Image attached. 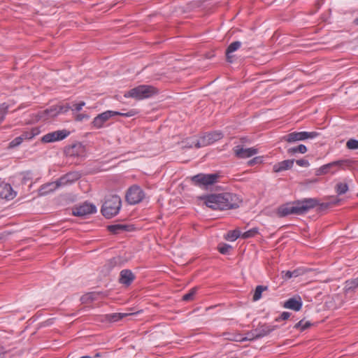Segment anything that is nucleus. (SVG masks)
Segmentation results:
<instances>
[{"mask_svg": "<svg viewBox=\"0 0 358 358\" xmlns=\"http://www.w3.org/2000/svg\"><path fill=\"white\" fill-rule=\"evenodd\" d=\"M206 205L213 210H228L239 207L241 200L235 194L229 192L211 194L201 198Z\"/></svg>", "mask_w": 358, "mask_h": 358, "instance_id": "f257e3e1", "label": "nucleus"}, {"mask_svg": "<svg viewBox=\"0 0 358 358\" xmlns=\"http://www.w3.org/2000/svg\"><path fill=\"white\" fill-rule=\"evenodd\" d=\"M318 204L316 199H304L303 200H297L293 203H287L281 205L278 208L277 214L278 217H283L289 215H304L310 209H312Z\"/></svg>", "mask_w": 358, "mask_h": 358, "instance_id": "f03ea898", "label": "nucleus"}, {"mask_svg": "<svg viewBox=\"0 0 358 358\" xmlns=\"http://www.w3.org/2000/svg\"><path fill=\"white\" fill-rule=\"evenodd\" d=\"M121 206L120 197L116 194H110L105 197L101 212L106 218L110 219L119 213Z\"/></svg>", "mask_w": 358, "mask_h": 358, "instance_id": "7ed1b4c3", "label": "nucleus"}, {"mask_svg": "<svg viewBox=\"0 0 358 358\" xmlns=\"http://www.w3.org/2000/svg\"><path fill=\"white\" fill-rule=\"evenodd\" d=\"M158 92L159 90L152 85H141L131 89L124 96L126 98L131 97L136 100H141L156 95Z\"/></svg>", "mask_w": 358, "mask_h": 358, "instance_id": "20e7f679", "label": "nucleus"}, {"mask_svg": "<svg viewBox=\"0 0 358 358\" xmlns=\"http://www.w3.org/2000/svg\"><path fill=\"white\" fill-rule=\"evenodd\" d=\"M136 113L133 110H130L128 113H120L117 111L107 110L101 114H99L95 117L92 122L93 126L97 129L101 128L103 124L108 121L110 117L116 115H120L123 117H131L134 116Z\"/></svg>", "mask_w": 358, "mask_h": 358, "instance_id": "39448f33", "label": "nucleus"}, {"mask_svg": "<svg viewBox=\"0 0 358 358\" xmlns=\"http://www.w3.org/2000/svg\"><path fill=\"white\" fill-rule=\"evenodd\" d=\"M219 177L220 176L217 173H199L192 177L191 180L194 185L200 187H208L209 185L215 184Z\"/></svg>", "mask_w": 358, "mask_h": 358, "instance_id": "423d86ee", "label": "nucleus"}, {"mask_svg": "<svg viewBox=\"0 0 358 358\" xmlns=\"http://www.w3.org/2000/svg\"><path fill=\"white\" fill-rule=\"evenodd\" d=\"M145 193L141 187L138 185H134L131 186L127 191L125 199L128 203L135 205L144 199Z\"/></svg>", "mask_w": 358, "mask_h": 358, "instance_id": "0eeeda50", "label": "nucleus"}, {"mask_svg": "<svg viewBox=\"0 0 358 358\" xmlns=\"http://www.w3.org/2000/svg\"><path fill=\"white\" fill-rule=\"evenodd\" d=\"M318 135L319 134L316 131H294L282 136L281 141H285L287 143H292L299 141H303L308 138H314L317 137Z\"/></svg>", "mask_w": 358, "mask_h": 358, "instance_id": "6e6552de", "label": "nucleus"}, {"mask_svg": "<svg viewBox=\"0 0 358 358\" xmlns=\"http://www.w3.org/2000/svg\"><path fill=\"white\" fill-rule=\"evenodd\" d=\"M277 327L278 326H271L267 324L259 325L257 328L250 331L251 337H249V341H254L264 337L276 329Z\"/></svg>", "mask_w": 358, "mask_h": 358, "instance_id": "1a4fd4ad", "label": "nucleus"}, {"mask_svg": "<svg viewBox=\"0 0 358 358\" xmlns=\"http://www.w3.org/2000/svg\"><path fill=\"white\" fill-rule=\"evenodd\" d=\"M223 137V134L220 131H213L206 134L201 136L195 144L196 148L207 146L215 141H219Z\"/></svg>", "mask_w": 358, "mask_h": 358, "instance_id": "9d476101", "label": "nucleus"}, {"mask_svg": "<svg viewBox=\"0 0 358 358\" xmlns=\"http://www.w3.org/2000/svg\"><path fill=\"white\" fill-rule=\"evenodd\" d=\"M96 212V206L94 204L87 202H85L80 206H75L72 210L73 215L78 217L85 216Z\"/></svg>", "mask_w": 358, "mask_h": 358, "instance_id": "9b49d317", "label": "nucleus"}, {"mask_svg": "<svg viewBox=\"0 0 358 358\" xmlns=\"http://www.w3.org/2000/svg\"><path fill=\"white\" fill-rule=\"evenodd\" d=\"M69 134L70 131L66 129L57 130L44 135L41 138V141L43 143H51L62 141L66 138Z\"/></svg>", "mask_w": 358, "mask_h": 358, "instance_id": "f8f14e48", "label": "nucleus"}, {"mask_svg": "<svg viewBox=\"0 0 358 358\" xmlns=\"http://www.w3.org/2000/svg\"><path fill=\"white\" fill-rule=\"evenodd\" d=\"M235 156L239 159L250 157L257 153V149L244 148L242 145H236L233 148Z\"/></svg>", "mask_w": 358, "mask_h": 358, "instance_id": "ddd939ff", "label": "nucleus"}, {"mask_svg": "<svg viewBox=\"0 0 358 358\" xmlns=\"http://www.w3.org/2000/svg\"><path fill=\"white\" fill-rule=\"evenodd\" d=\"M81 177V174L78 171L69 172L58 179L60 186H64L71 184L78 180Z\"/></svg>", "mask_w": 358, "mask_h": 358, "instance_id": "4468645a", "label": "nucleus"}, {"mask_svg": "<svg viewBox=\"0 0 358 358\" xmlns=\"http://www.w3.org/2000/svg\"><path fill=\"white\" fill-rule=\"evenodd\" d=\"M350 162L349 160H339L333 162L331 163H329L321 166L318 170L316 171V175L320 176L323 174H326L330 171V169L334 166H342L343 165L349 164Z\"/></svg>", "mask_w": 358, "mask_h": 358, "instance_id": "2eb2a0df", "label": "nucleus"}, {"mask_svg": "<svg viewBox=\"0 0 358 358\" xmlns=\"http://www.w3.org/2000/svg\"><path fill=\"white\" fill-rule=\"evenodd\" d=\"M302 300L299 296H295L287 299L283 304V307L294 311H299L302 308Z\"/></svg>", "mask_w": 358, "mask_h": 358, "instance_id": "dca6fc26", "label": "nucleus"}, {"mask_svg": "<svg viewBox=\"0 0 358 358\" xmlns=\"http://www.w3.org/2000/svg\"><path fill=\"white\" fill-rule=\"evenodd\" d=\"M135 275L129 269H123L120 271L119 282L127 287L129 286L135 280Z\"/></svg>", "mask_w": 358, "mask_h": 358, "instance_id": "f3484780", "label": "nucleus"}, {"mask_svg": "<svg viewBox=\"0 0 358 358\" xmlns=\"http://www.w3.org/2000/svg\"><path fill=\"white\" fill-rule=\"evenodd\" d=\"M15 192H13L10 185L7 183L0 184V198L6 200L12 199L15 197Z\"/></svg>", "mask_w": 358, "mask_h": 358, "instance_id": "a211bd4d", "label": "nucleus"}, {"mask_svg": "<svg viewBox=\"0 0 358 358\" xmlns=\"http://www.w3.org/2000/svg\"><path fill=\"white\" fill-rule=\"evenodd\" d=\"M294 163V159H286L273 165V170L275 173H279L283 171L292 169Z\"/></svg>", "mask_w": 358, "mask_h": 358, "instance_id": "6ab92c4d", "label": "nucleus"}, {"mask_svg": "<svg viewBox=\"0 0 358 358\" xmlns=\"http://www.w3.org/2000/svg\"><path fill=\"white\" fill-rule=\"evenodd\" d=\"M60 184L58 182V180L55 182H48L41 186L39 189L40 195H45L50 193L57 188L60 187Z\"/></svg>", "mask_w": 358, "mask_h": 358, "instance_id": "aec40b11", "label": "nucleus"}, {"mask_svg": "<svg viewBox=\"0 0 358 358\" xmlns=\"http://www.w3.org/2000/svg\"><path fill=\"white\" fill-rule=\"evenodd\" d=\"M241 46L240 41L232 42L226 50V59L228 62L232 63L234 62V55L232 53L238 50Z\"/></svg>", "mask_w": 358, "mask_h": 358, "instance_id": "412c9836", "label": "nucleus"}, {"mask_svg": "<svg viewBox=\"0 0 358 358\" xmlns=\"http://www.w3.org/2000/svg\"><path fill=\"white\" fill-rule=\"evenodd\" d=\"M131 225L122 224H111L107 227L108 230L113 234H119L122 231H131Z\"/></svg>", "mask_w": 358, "mask_h": 358, "instance_id": "4be33fe9", "label": "nucleus"}, {"mask_svg": "<svg viewBox=\"0 0 358 358\" xmlns=\"http://www.w3.org/2000/svg\"><path fill=\"white\" fill-rule=\"evenodd\" d=\"M58 115L57 106H52L50 108L38 113V117L43 120L54 117Z\"/></svg>", "mask_w": 358, "mask_h": 358, "instance_id": "5701e85b", "label": "nucleus"}, {"mask_svg": "<svg viewBox=\"0 0 358 358\" xmlns=\"http://www.w3.org/2000/svg\"><path fill=\"white\" fill-rule=\"evenodd\" d=\"M83 151V147L80 143L73 144L65 149V152L69 156H78Z\"/></svg>", "mask_w": 358, "mask_h": 358, "instance_id": "b1692460", "label": "nucleus"}, {"mask_svg": "<svg viewBox=\"0 0 358 358\" xmlns=\"http://www.w3.org/2000/svg\"><path fill=\"white\" fill-rule=\"evenodd\" d=\"M225 339L236 342H244L249 341V337H243L241 334L238 333H224Z\"/></svg>", "mask_w": 358, "mask_h": 358, "instance_id": "393cba45", "label": "nucleus"}, {"mask_svg": "<svg viewBox=\"0 0 358 358\" xmlns=\"http://www.w3.org/2000/svg\"><path fill=\"white\" fill-rule=\"evenodd\" d=\"M357 288H358V277L345 282V292L346 294L354 291Z\"/></svg>", "mask_w": 358, "mask_h": 358, "instance_id": "a878e982", "label": "nucleus"}, {"mask_svg": "<svg viewBox=\"0 0 358 358\" xmlns=\"http://www.w3.org/2000/svg\"><path fill=\"white\" fill-rule=\"evenodd\" d=\"M129 313H113V314H108L106 315V319L109 322H117L124 317H127L129 315Z\"/></svg>", "mask_w": 358, "mask_h": 358, "instance_id": "bb28decb", "label": "nucleus"}, {"mask_svg": "<svg viewBox=\"0 0 358 358\" xmlns=\"http://www.w3.org/2000/svg\"><path fill=\"white\" fill-rule=\"evenodd\" d=\"M267 289H268L267 286H263V285L257 286L255 288L254 294H253L252 301H257L259 300L262 297V292Z\"/></svg>", "mask_w": 358, "mask_h": 358, "instance_id": "cd10ccee", "label": "nucleus"}, {"mask_svg": "<svg viewBox=\"0 0 358 358\" xmlns=\"http://www.w3.org/2000/svg\"><path fill=\"white\" fill-rule=\"evenodd\" d=\"M241 236V231L239 229H236L228 231V233L224 236V238H225V239H227L228 241H234Z\"/></svg>", "mask_w": 358, "mask_h": 358, "instance_id": "c85d7f7f", "label": "nucleus"}, {"mask_svg": "<svg viewBox=\"0 0 358 358\" xmlns=\"http://www.w3.org/2000/svg\"><path fill=\"white\" fill-rule=\"evenodd\" d=\"M307 152V148L306 145L301 144L298 146L290 148L287 150V153L289 155H294L296 152H299L301 154H304Z\"/></svg>", "mask_w": 358, "mask_h": 358, "instance_id": "c756f323", "label": "nucleus"}, {"mask_svg": "<svg viewBox=\"0 0 358 358\" xmlns=\"http://www.w3.org/2000/svg\"><path fill=\"white\" fill-rule=\"evenodd\" d=\"M335 189L338 194L341 195L348 192V185L347 183L339 182L336 184Z\"/></svg>", "mask_w": 358, "mask_h": 358, "instance_id": "7c9ffc66", "label": "nucleus"}, {"mask_svg": "<svg viewBox=\"0 0 358 358\" xmlns=\"http://www.w3.org/2000/svg\"><path fill=\"white\" fill-rule=\"evenodd\" d=\"M198 287H194L192 288L188 293L185 294L182 296V300L185 301H189L194 299L195 294H196Z\"/></svg>", "mask_w": 358, "mask_h": 358, "instance_id": "2f4dec72", "label": "nucleus"}, {"mask_svg": "<svg viewBox=\"0 0 358 358\" xmlns=\"http://www.w3.org/2000/svg\"><path fill=\"white\" fill-rule=\"evenodd\" d=\"M38 133L37 128H33L29 131H24L23 134L20 136V137L22 138V140L24 139H31L34 138L36 135H37Z\"/></svg>", "mask_w": 358, "mask_h": 358, "instance_id": "473e14b6", "label": "nucleus"}, {"mask_svg": "<svg viewBox=\"0 0 358 358\" xmlns=\"http://www.w3.org/2000/svg\"><path fill=\"white\" fill-rule=\"evenodd\" d=\"M96 294L94 292L87 293L83 295L80 300L83 303H86L88 302H92L96 299Z\"/></svg>", "mask_w": 358, "mask_h": 358, "instance_id": "72a5a7b5", "label": "nucleus"}, {"mask_svg": "<svg viewBox=\"0 0 358 358\" xmlns=\"http://www.w3.org/2000/svg\"><path fill=\"white\" fill-rule=\"evenodd\" d=\"M9 106L6 103L0 104V123L3 122L8 113Z\"/></svg>", "mask_w": 358, "mask_h": 358, "instance_id": "f704fd0d", "label": "nucleus"}, {"mask_svg": "<svg viewBox=\"0 0 358 358\" xmlns=\"http://www.w3.org/2000/svg\"><path fill=\"white\" fill-rule=\"evenodd\" d=\"M258 233V229L257 228H252L243 234H241V237L243 239H247L251 237L255 236Z\"/></svg>", "mask_w": 358, "mask_h": 358, "instance_id": "c9c22d12", "label": "nucleus"}, {"mask_svg": "<svg viewBox=\"0 0 358 358\" xmlns=\"http://www.w3.org/2000/svg\"><path fill=\"white\" fill-rule=\"evenodd\" d=\"M217 249L221 254L227 255L231 249V246L226 243L219 244Z\"/></svg>", "mask_w": 358, "mask_h": 358, "instance_id": "e433bc0d", "label": "nucleus"}, {"mask_svg": "<svg viewBox=\"0 0 358 358\" xmlns=\"http://www.w3.org/2000/svg\"><path fill=\"white\" fill-rule=\"evenodd\" d=\"M346 147L349 150H357L358 149V140L351 138L346 143Z\"/></svg>", "mask_w": 358, "mask_h": 358, "instance_id": "4c0bfd02", "label": "nucleus"}, {"mask_svg": "<svg viewBox=\"0 0 358 358\" xmlns=\"http://www.w3.org/2000/svg\"><path fill=\"white\" fill-rule=\"evenodd\" d=\"M58 114L64 113L69 111L71 107L69 103L57 106Z\"/></svg>", "mask_w": 358, "mask_h": 358, "instance_id": "58836bf2", "label": "nucleus"}, {"mask_svg": "<svg viewBox=\"0 0 358 358\" xmlns=\"http://www.w3.org/2000/svg\"><path fill=\"white\" fill-rule=\"evenodd\" d=\"M22 138L20 136L15 138L10 143L9 148H15L20 145L22 142Z\"/></svg>", "mask_w": 358, "mask_h": 358, "instance_id": "ea45409f", "label": "nucleus"}, {"mask_svg": "<svg viewBox=\"0 0 358 358\" xmlns=\"http://www.w3.org/2000/svg\"><path fill=\"white\" fill-rule=\"evenodd\" d=\"M316 206H318L317 210L319 211H322V210H324L327 209L328 208L331 207V203L327 202V203H320L318 202V204Z\"/></svg>", "mask_w": 358, "mask_h": 358, "instance_id": "a19ab883", "label": "nucleus"}, {"mask_svg": "<svg viewBox=\"0 0 358 358\" xmlns=\"http://www.w3.org/2000/svg\"><path fill=\"white\" fill-rule=\"evenodd\" d=\"M291 315V313L289 312H283L281 313V315L275 319L276 322H279L280 320H287Z\"/></svg>", "mask_w": 358, "mask_h": 358, "instance_id": "79ce46f5", "label": "nucleus"}, {"mask_svg": "<svg viewBox=\"0 0 358 358\" xmlns=\"http://www.w3.org/2000/svg\"><path fill=\"white\" fill-rule=\"evenodd\" d=\"M282 279L287 280L292 278V273L290 271H282L281 272Z\"/></svg>", "mask_w": 358, "mask_h": 358, "instance_id": "37998d69", "label": "nucleus"}, {"mask_svg": "<svg viewBox=\"0 0 358 358\" xmlns=\"http://www.w3.org/2000/svg\"><path fill=\"white\" fill-rule=\"evenodd\" d=\"M296 163L299 166H303V167H308L310 165L308 161L306 159H298L296 161Z\"/></svg>", "mask_w": 358, "mask_h": 358, "instance_id": "c03bdc74", "label": "nucleus"}, {"mask_svg": "<svg viewBox=\"0 0 358 358\" xmlns=\"http://www.w3.org/2000/svg\"><path fill=\"white\" fill-rule=\"evenodd\" d=\"M85 102H84V101H81V102H80V103H75L73 106H74V107H75V110H76V111H80V110H81V109H82L83 106H85Z\"/></svg>", "mask_w": 358, "mask_h": 358, "instance_id": "a18cd8bd", "label": "nucleus"}, {"mask_svg": "<svg viewBox=\"0 0 358 358\" xmlns=\"http://www.w3.org/2000/svg\"><path fill=\"white\" fill-rule=\"evenodd\" d=\"M89 116L85 114H78L76 117V121H82L83 119H88Z\"/></svg>", "mask_w": 358, "mask_h": 358, "instance_id": "49530a36", "label": "nucleus"}, {"mask_svg": "<svg viewBox=\"0 0 358 358\" xmlns=\"http://www.w3.org/2000/svg\"><path fill=\"white\" fill-rule=\"evenodd\" d=\"M312 326V324L309 321L304 322L303 321V325L301 328V331L308 329Z\"/></svg>", "mask_w": 358, "mask_h": 358, "instance_id": "de8ad7c7", "label": "nucleus"}, {"mask_svg": "<svg viewBox=\"0 0 358 358\" xmlns=\"http://www.w3.org/2000/svg\"><path fill=\"white\" fill-rule=\"evenodd\" d=\"M303 325V320H300L299 322H297L294 326V328L296 329H300L301 331V328Z\"/></svg>", "mask_w": 358, "mask_h": 358, "instance_id": "09e8293b", "label": "nucleus"}, {"mask_svg": "<svg viewBox=\"0 0 358 358\" xmlns=\"http://www.w3.org/2000/svg\"><path fill=\"white\" fill-rule=\"evenodd\" d=\"M259 162H260V159L259 157H255L248 162V164L252 166L256 163H258Z\"/></svg>", "mask_w": 358, "mask_h": 358, "instance_id": "8fccbe9b", "label": "nucleus"}, {"mask_svg": "<svg viewBox=\"0 0 358 358\" xmlns=\"http://www.w3.org/2000/svg\"><path fill=\"white\" fill-rule=\"evenodd\" d=\"M340 201V199H337V198H334L333 199V200L331 201H330L329 203H331V206H334V205H336L337 203H338Z\"/></svg>", "mask_w": 358, "mask_h": 358, "instance_id": "3c124183", "label": "nucleus"}, {"mask_svg": "<svg viewBox=\"0 0 358 358\" xmlns=\"http://www.w3.org/2000/svg\"><path fill=\"white\" fill-rule=\"evenodd\" d=\"M292 277L294 276V277H297L300 275V273L299 271V270L296 269V270H294L293 271H292Z\"/></svg>", "mask_w": 358, "mask_h": 358, "instance_id": "603ef678", "label": "nucleus"}, {"mask_svg": "<svg viewBox=\"0 0 358 358\" xmlns=\"http://www.w3.org/2000/svg\"><path fill=\"white\" fill-rule=\"evenodd\" d=\"M3 355H4V352H1L0 351V358H3Z\"/></svg>", "mask_w": 358, "mask_h": 358, "instance_id": "864d4df0", "label": "nucleus"}, {"mask_svg": "<svg viewBox=\"0 0 358 358\" xmlns=\"http://www.w3.org/2000/svg\"><path fill=\"white\" fill-rule=\"evenodd\" d=\"M101 357L100 353H96V354L94 355V357Z\"/></svg>", "mask_w": 358, "mask_h": 358, "instance_id": "5fc2aeb1", "label": "nucleus"}, {"mask_svg": "<svg viewBox=\"0 0 358 358\" xmlns=\"http://www.w3.org/2000/svg\"><path fill=\"white\" fill-rule=\"evenodd\" d=\"M80 358H92L90 356H83Z\"/></svg>", "mask_w": 358, "mask_h": 358, "instance_id": "6e6d98bb", "label": "nucleus"}, {"mask_svg": "<svg viewBox=\"0 0 358 358\" xmlns=\"http://www.w3.org/2000/svg\"><path fill=\"white\" fill-rule=\"evenodd\" d=\"M246 334H247L246 337H251V334H250V331H248Z\"/></svg>", "mask_w": 358, "mask_h": 358, "instance_id": "4d7b16f0", "label": "nucleus"}, {"mask_svg": "<svg viewBox=\"0 0 358 358\" xmlns=\"http://www.w3.org/2000/svg\"><path fill=\"white\" fill-rule=\"evenodd\" d=\"M27 180H28V179H27V178H25V177H24V178H23L24 182H26V181H27Z\"/></svg>", "mask_w": 358, "mask_h": 358, "instance_id": "13d9d810", "label": "nucleus"}, {"mask_svg": "<svg viewBox=\"0 0 358 358\" xmlns=\"http://www.w3.org/2000/svg\"><path fill=\"white\" fill-rule=\"evenodd\" d=\"M355 23L358 24V17L355 20Z\"/></svg>", "mask_w": 358, "mask_h": 358, "instance_id": "bf43d9fd", "label": "nucleus"}, {"mask_svg": "<svg viewBox=\"0 0 358 358\" xmlns=\"http://www.w3.org/2000/svg\"><path fill=\"white\" fill-rule=\"evenodd\" d=\"M357 196H358V193H357Z\"/></svg>", "mask_w": 358, "mask_h": 358, "instance_id": "052dcab7", "label": "nucleus"}]
</instances>
